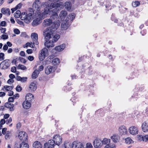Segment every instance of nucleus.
<instances>
[{"instance_id":"obj_1","label":"nucleus","mask_w":148,"mask_h":148,"mask_svg":"<svg viewBox=\"0 0 148 148\" xmlns=\"http://www.w3.org/2000/svg\"><path fill=\"white\" fill-rule=\"evenodd\" d=\"M59 26L58 23H56L52 26V27H48L43 32V34L46 39V41L44 43L45 45L47 48L52 47L54 46L53 41L49 40L51 37V35H53V32L58 29Z\"/></svg>"},{"instance_id":"obj_2","label":"nucleus","mask_w":148,"mask_h":148,"mask_svg":"<svg viewBox=\"0 0 148 148\" xmlns=\"http://www.w3.org/2000/svg\"><path fill=\"white\" fill-rule=\"evenodd\" d=\"M46 7L44 9V11L43 12L42 14V18H44L47 14L49 15L51 14L50 18L52 19L55 20L58 17V15L57 13V10L53 9L51 10L49 8Z\"/></svg>"},{"instance_id":"obj_3","label":"nucleus","mask_w":148,"mask_h":148,"mask_svg":"<svg viewBox=\"0 0 148 148\" xmlns=\"http://www.w3.org/2000/svg\"><path fill=\"white\" fill-rule=\"evenodd\" d=\"M41 4L40 3H33L32 7L34 10L35 11V16H38L39 17L42 18V14L44 10L40 11L41 8Z\"/></svg>"},{"instance_id":"obj_4","label":"nucleus","mask_w":148,"mask_h":148,"mask_svg":"<svg viewBox=\"0 0 148 148\" xmlns=\"http://www.w3.org/2000/svg\"><path fill=\"white\" fill-rule=\"evenodd\" d=\"M28 13L24 17L25 22L27 23H29L32 21V16L35 14L34 10L32 8H29Z\"/></svg>"},{"instance_id":"obj_5","label":"nucleus","mask_w":148,"mask_h":148,"mask_svg":"<svg viewBox=\"0 0 148 148\" xmlns=\"http://www.w3.org/2000/svg\"><path fill=\"white\" fill-rule=\"evenodd\" d=\"M103 145H106L104 148H116L115 144L111 143L110 140L109 139L104 138L102 140Z\"/></svg>"},{"instance_id":"obj_6","label":"nucleus","mask_w":148,"mask_h":148,"mask_svg":"<svg viewBox=\"0 0 148 148\" xmlns=\"http://www.w3.org/2000/svg\"><path fill=\"white\" fill-rule=\"evenodd\" d=\"M11 65L10 60L9 59H6L2 61L0 64L2 69H7Z\"/></svg>"},{"instance_id":"obj_7","label":"nucleus","mask_w":148,"mask_h":148,"mask_svg":"<svg viewBox=\"0 0 148 148\" xmlns=\"http://www.w3.org/2000/svg\"><path fill=\"white\" fill-rule=\"evenodd\" d=\"M56 23H58L59 26L60 25V23L56 21L53 23L51 19H46L43 21L42 25L44 27H45L49 26L51 24L52 25L51 27H52V26H53L54 23L56 24Z\"/></svg>"},{"instance_id":"obj_8","label":"nucleus","mask_w":148,"mask_h":148,"mask_svg":"<svg viewBox=\"0 0 148 148\" xmlns=\"http://www.w3.org/2000/svg\"><path fill=\"white\" fill-rule=\"evenodd\" d=\"M18 137L20 140L23 142L26 141L27 140V134L24 131L19 132Z\"/></svg>"},{"instance_id":"obj_9","label":"nucleus","mask_w":148,"mask_h":148,"mask_svg":"<svg viewBox=\"0 0 148 148\" xmlns=\"http://www.w3.org/2000/svg\"><path fill=\"white\" fill-rule=\"evenodd\" d=\"M128 131L131 134L136 135L138 134V129L136 126H132L129 128Z\"/></svg>"},{"instance_id":"obj_10","label":"nucleus","mask_w":148,"mask_h":148,"mask_svg":"<svg viewBox=\"0 0 148 148\" xmlns=\"http://www.w3.org/2000/svg\"><path fill=\"white\" fill-rule=\"evenodd\" d=\"M93 145L95 148H100L103 145V143L100 139H96L94 141Z\"/></svg>"},{"instance_id":"obj_11","label":"nucleus","mask_w":148,"mask_h":148,"mask_svg":"<svg viewBox=\"0 0 148 148\" xmlns=\"http://www.w3.org/2000/svg\"><path fill=\"white\" fill-rule=\"evenodd\" d=\"M48 49L46 48H44L42 50L41 52L39 55V58L41 61L43 60L45 57L46 54L48 53Z\"/></svg>"},{"instance_id":"obj_12","label":"nucleus","mask_w":148,"mask_h":148,"mask_svg":"<svg viewBox=\"0 0 148 148\" xmlns=\"http://www.w3.org/2000/svg\"><path fill=\"white\" fill-rule=\"evenodd\" d=\"M53 139L55 144L58 145H59L62 143V138L59 135H55L53 137Z\"/></svg>"},{"instance_id":"obj_13","label":"nucleus","mask_w":148,"mask_h":148,"mask_svg":"<svg viewBox=\"0 0 148 148\" xmlns=\"http://www.w3.org/2000/svg\"><path fill=\"white\" fill-rule=\"evenodd\" d=\"M120 135H125L127 134V129L126 128V127L124 125L121 126L119 129Z\"/></svg>"},{"instance_id":"obj_14","label":"nucleus","mask_w":148,"mask_h":148,"mask_svg":"<svg viewBox=\"0 0 148 148\" xmlns=\"http://www.w3.org/2000/svg\"><path fill=\"white\" fill-rule=\"evenodd\" d=\"M142 130L144 132L148 131V120L144 122L142 125Z\"/></svg>"},{"instance_id":"obj_15","label":"nucleus","mask_w":148,"mask_h":148,"mask_svg":"<svg viewBox=\"0 0 148 148\" xmlns=\"http://www.w3.org/2000/svg\"><path fill=\"white\" fill-rule=\"evenodd\" d=\"M31 102L25 100V101H24L23 103L22 106L23 107L26 109H29L31 106Z\"/></svg>"},{"instance_id":"obj_16","label":"nucleus","mask_w":148,"mask_h":148,"mask_svg":"<svg viewBox=\"0 0 148 148\" xmlns=\"http://www.w3.org/2000/svg\"><path fill=\"white\" fill-rule=\"evenodd\" d=\"M4 106L7 108L10 109V111H13L14 110V104L9 102H6L5 103Z\"/></svg>"},{"instance_id":"obj_17","label":"nucleus","mask_w":148,"mask_h":148,"mask_svg":"<svg viewBox=\"0 0 148 148\" xmlns=\"http://www.w3.org/2000/svg\"><path fill=\"white\" fill-rule=\"evenodd\" d=\"M67 15V12L66 11L64 10L61 11L59 14L60 19L61 20H64Z\"/></svg>"},{"instance_id":"obj_18","label":"nucleus","mask_w":148,"mask_h":148,"mask_svg":"<svg viewBox=\"0 0 148 148\" xmlns=\"http://www.w3.org/2000/svg\"><path fill=\"white\" fill-rule=\"evenodd\" d=\"M62 5V3L61 2L57 3L54 2V3H52L51 5V6L55 9H56L57 8H60Z\"/></svg>"},{"instance_id":"obj_19","label":"nucleus","mask_w":148,"mask_h":148,"mask_svg":"<svg viewBox=\"0 0 148 148\" xmlns=\"http://www.w3.org/2000/svg\"><path fill=\"white\" fill-rule=\"evenodd\" d=\"M41 19L40 18H38L34 20L32 23V25L35 26L39 25L41 23Z\"/></svg>"},{"instance_id":"obj_20","label":"nucleus","mask_w":148,"mask_h":148,"mask_svg":"<svg viewBox=\"0 0 148 148\" xmlns=\"http://www.w3.org/2000/svg\"><path fill=\"white\" fill-rule=\"evenodd\" d=\"M53 67L51 66L48 65L45 68V73L48 75L51 73L53 70Z\"/></svg>"},{"instance_id":"obj_21","label":"nucleus","mask_w":148,"mask_h":148,"mask_svg":"<svg viewBox=\"0 0 148 148\" xmlns=\"http://www.w3.org/2000/svg\"><path fill=\"white\" fill-rule=\"evenodd\" d=\"M37 87L35 84L34 82L31 83L29 87L28 90L30 92L35 91Z\"/></svg>"},{"instance_id":"obj_22","label":"nucleus","mask_w":148,"mask_h":148,"mask_svg":"<svg viewBox=\"0 0 148 148\" xmlns=\"http://www.w3.org/2000/svg\"><path fill=\"white\" fill-rule=\"evenodd\" d=\"M111 138L114 143H117L119 141L120 137L118 135H114L111 137Z\"/></svg>"},{"instance_id":"obj_23","label":"nucleus","mask_w":148,"mask_h":148,"mask_svg":"<svg viewBox=\"0 0 148 148\" xmlns=\"http://www.w3.org/2000/svg\"><path fill=\"white\" fill-rule=\"evenodd\" d=\"M34 96L31 93L27 94L25 97V100H27V101H29V102H31L32 99H34Z\"/></svg>"},{"instance_id":"obj_24","label":"nucleus","mask_w":148,"mask_h":148,"mask_svg":"<svg viewBox=\"0 0 148 148\" xmlns=\"http://www.w3.org/2000/svg\"><path fill=\"white\" fill-rule=\"evenodd\" d=\"M56 30H54V31L53 32V35H51V37L53 36L52 41L54 42H57L60 37V36L59 34H55V32Z\"/></svg>"},{"instance_id":"obj_25","label":"nucleus","mask_w":148,"mask_h":148,"mask_svg":"<svg viewBox=\"0 0 148 148\" xmlns=\"http://www.w3.org/2000/svg\"><path fill=\"white\" fill-rule=\"evenodd\" d=\"M65 44H62L60 46L56 47L55 48V49L58 51H62L65 47Z\"/></svg>"},{"instance_id":"obj_26","label":"nucleus","mask_w":148,"mask_h":148,"mask_svg":"<svg viewBox=\"0 0 148 148\" xmlns=\"http://www.w3.org/2000/svg\"><path fill=\"white\" fill-rule=\"evenodd\" d=\"M40 72L38 70L36 69L33 72L32 75V77L33 79H35L38 76V75L39 74Z\"/></svg>"},{"instance_id":"obj_27","label":"nucleus","mask_w":148,"mask_h":148,"mask_svg":"<svg viewBox=\"0 0 148 148\" xmlns=\"http://www.w3.org/2000/svg\"><path fill=\"white\" fill-rule=\"evenodd\" d=\"M64 7L68 10H69L71 8V5L70 2H66L64 4Z\"/></svg>"},{"instance_id":"obj_28","label":"nucleus","mask_w":148,"mask_h":148,"mask_svg":"<svg viewBox=\"0 0 148 148\" xmlns=\"http://www.w3.org/2000/svg\"><path fill=\"white\" fill-rule=\"evenodd\" d=\"M42 145L38 141H36L33 144V147L36 148H41Z\"/></svg>"},{"instance_id":"obj_29","label":"nucleus","mask_w":148,"mask_h":148,"mask_svg":"<svg viewBox=\"0 0 148 148\" xmlns=\"http://www.w3.org/2000/svg\"><path fill=\"white\" fill-rule=\"evenodd\" d=\"M1 12L3 14H8V15H9L10 14V11L9 8L5 9L3 8L1 9Z\"/></svg>"},{"instance_id":"obj_30","label":"nucleus","mask_w":148,"mask_h":148,"mask_svg":"<svg viewBox=\"0 0 148 148\" xmlns=\"http://www.w3.org/2000/svg\"><path fill=\"white\" fill-rule=\"evenodd\" d=\"M31 37L33 41H38V35L36 33H34L31 34Z\"/></svg>"},{"instance_id":"obj_31","label":"nucleus","mask_w":148,"mask_h":148,"mask_svg":"<svg viewBox=\"0 0 148 148\" xmlns=\"http://www.w3.org/2000/svg\"><path fill=\"white\" fill-rule=\"evenodd\" d=\"M60 62V60L58 58H56L53 59H52V64L54 65H58Z\"/></svg>"},{"instance_id":"obj_32","label":"nucleus","mask_w":148,"mask_h":148,"mask_svg":"<svg viewBox=\"0 0 148 148\" xmlns=\"http://www.w3.org/2000/svg\"><path fill=\"white\" fill-rule=\"evenodd\" d=\"M68 27V23H67V22L65 23L63 22L61 24V28L64 30L67 29Z\"/></svg>"},{"instance_id":"obj_33","label":"nucleus","mask_w":148,"mask_h":148,"mask_svg":"<svg viewBox=\"0 0 148 148\" xmlns=\"http://www.w3.org/2000/svg\"><path fill=\"white\" fill-rule=\"evenodd\" d=\"M28 144L24 142H22L20 145V148H28Z\"/></svg>"},{"instance_id":"obj_34","label":"nucleus","mask_w":148,"mask_h":148,"mask_svg":"<svg viewBox=\"0 0 148 148\" xmlns=\"http://www.w3.org/2000/svg\"><path fill=\"white\" fill-rule=\"evenodd\" d=\"M145 137V135L143 136L141 135H140L137 136V138L138 140L143 141L147 142Z\"/></svg>"},{"instance_id":"obj_35","label":"nucleus","mask_w":148,"mask_h":148,"mask_svg":"<svg viewBox=\"0 0 148 148\" xmlns=\"http://www.w3.org/2000/svg\"><path fill=\"white\" fill-rule=\"evenodd\" d=\"M75 18V14L74 13H73L69 14L68 16V18L71 21L73 20Z\"/></svg>"},{"instance_id":"obj_36","label":"nucleus","mask_w":148,"mask_h":148,"mask_svg":"<svg viewBox=\"0 0 148 148\" xmlns=\"http://www.w3.org/2000/svg\"><path fill=\"white\" fill-rule=\"evenodd\" d=\"M50 143H47L45 144L44 145V147L45 148H53V145H51Z\"/></svg>"},{"instance_id":"obj_37","label":"nucleus","mask_w":148,"mask_h":148,"mask_svg":"<svg viewBox=\"0 0 148 148\" xmlns=\"http://www.w3.org/2000/svg\"><path fill=\"white\" fill-rule=\"evenodd\" d=\"M18 69H21L23 70H25L27 69L26 67L23 65L19 64L17 66Z\"/></svg>"},{"instance_id":"obj_38","label":"nucleus","mask_w":148,"mask_h":148,"mask_svg":"<svg viewBox=\"0 0 148 148\" xmlns=\"http://www.w3.org/2000/svg\"><path fill=\"white\" fill-rule=\"evenodd\" d=\"M13 86H4V88L7 91L11 90H12L13 88Z\"/></svg>"},{"instance_id":"obj_39","label":"nucleus","mask_w":148,"mask_h":148,"mask_svg":"<svg viewBox=\"0 0 148 148\" xmlns=\"http://www.w3.org/2000/svg\"><path fill=\"white\" fill-rule=\"evenodd\" d=\"M126 143L128 144H130L133 143L132 140L130 137H128L125 139Z\"/></svg>"},{"instance_id":"obj_40","label":"nucleus","mask_w":148,"mask_h":148,"mask_svg":"<svg viewBox=\"0 0 148 148\" xmlns=\"http://www.w3.org/2000/svg\"><path fill=\"white\" fill-rule=\"evenodd\" d=\"M64 145L65 148H71V144L69 142L65 143Z\"/></svg>"},{"instance_id":"obj_41","label":"nucleus","mask_w":148,"mask_h":148,"mask_svg":"<svg viewBox=\"0 0 148 148\" xmlns=\"http://www.w3.org/2000/svg\"><path fill=\"white\" fill-rule=\"evenodd\" d=\"M83 147V144L80 142H78L77 141V144L76 148H82Z\"/></svg>"},{"instance_id":"obj_42","label":"nucleus","mask_w":148,"mask_h":148,"mask_svg":"<svg viewBox=\"0 0 148 148\" xmlns=\"http://www.w3.org/2000/svg\"><path fill=\"white\" fill-rule=\"evenodd\" d=\"M140 4V2L138 1H135L132 3V5L134 7H136Z\"/></svg>"},{"instance_id":"obj_43","label":"nucleus","mask_w":148,"mask_h":148,"mask_svg":"<svg viewBox=\"0 0 148 148\" xmlns=\"http://www.w3.org/2000/svg\"><path fill=\"white\" fill-rule=\"evenodd\" d=\"M21 12L20 10H17L16 12L14 14V16L16 18H18L19 17L20 14Z\"/></svg>"},{"instance_id":"obj_44","label":"nucleus","mask_w":148,"mask_h":148,"mask_svg":"<svg viewBox=\"0 0 148 148\" xmlns=\"http://www.w3.org/2000/svg\"><path fill=\"white\" fill-rule=\"evenodd\" d=\"M10 133L9 131H8L5 134V139H8L9 138Z\"/></svg>"},{"instance_id":"obj_45","label":"nucleus","mask_w":148,"mask_h":148,"mask_svg":"<svg viewBox=\"0 0 148 148\" xmlns=\"http://www.w3.org/2000/svg\"><path fill=\"white\" fill-rule=\"evenodd\" d=\"M49 58H48L45 61V64H49L51 62H52V59L51 58V56H49Z\"/></svg>"},{"instance_id":"obj_46","label":"nucleus","mask_w":148,"mask_h":148,"mask_svg":"<svg viewBox=\"0 0 148 148\" xmlns=\"http://www.w3.org/2000/svg\"><path fill=\"white\" fill-rule=\"evenodd\" d=\"M1 38L3 40H5L8 39V37L7 34H3L1 35Z\"/></svg>"},{"instance_id":"obj_47","label":"nucleus","mask_w":148,"mask_h":148,"mask_svg":"<svg viewBox=\"0 0 148 148\" xmlns=\"http://www.w3.org/2000/svg\"><path fill=\"white\" fill-rule=\"evenodd\" d=\"M5 55L3 53H0V61L3 60L5 59Z\"/></svg>"},{"instance_id":"obj_48","label":"nucleus","mask_w":148,"mask_h":148,"mask_svg":"<svg viewBox=\"0 0 148 148\" xmlns=\"http://www.w3.org/2000/svg\"><path fill=\"white\" fill-rule=\"evenodd\" d=\"M38 41H33V42L32 43V45L31 46H30V47L32 48H33L35 47V44L36 45H38Z\"/></svg>"},{"instance_id":"obj_49","label":"nucleus","mask_w":148,"mask_h":148,"mask_svg":"<svg viewBox=\"0 0 148 148\" xmlns=\"http://www.w3.org/2000/svg\"><path fill=\"white\" fill-rule=\"evenodd\" d=\"M6 30V28H3V27H0V30L1 31V32L2 33L7 34L6 33H5Z\"/></svg>"},{"instance_id":"obj_50","label":"nucleus","mask_w":148,"mask_h":148,"mask_svg":"<svg viewBox=\"0 0 148 148\" xmlns=\"http://www.w3.org/2000/svg\"><path fill=\"white\" fill-rule=\"evenodd\" d=\"M77 144V141L74 142L71 145V148H75Z\"/></svg>"},{"instance_id":"obj_51","label":"nucleus","mask_w":148,"mask_h":148,"mask_svg":"<svg viewBox=\"0 0 148 148\" xmlns=\"http://www.w3.org/2000/svg\"><path fill=\"white\" fill-rule=\"evenodd\" d=\"M22 89V87L21 86L18 85L17 86L16 88V90L18 92H20L21 91Z\"/></svg>"},{"instance_id":"obj_52","label":"nucleus","mask_w":148,"mask_h":148,"mask_svg":"<svg viewBox=\"0 0 148 148\" xmlns=\"http://www.w3.org/2000/svg\"><path fill=\"white\" fill-rule=\"evenodd\" d=\"M18 59L22 62H23V63H25L26 62V61L25 60L22 58L19 57V58Z\"/></svg>"},{"instance_id":"obj_53","label":"nucleus","mask_w":148,"mask_h":148,"mask_svg":"<svg viewBox=\"0 0 148 148\" xmlns=\"http://www.w3.org/2000/svg\"><path fill=\"white\" fill-rule=\"evenodd\" d=\"M48 143H49L51 145H53L52 146H53V147H54V144H55V143L54 142V140L53 139V140H50L48 141Z\"/></svg>"},{"instance_id":"obj_54","label":"nucleus","mask_w":148,"mask_h":148,"mask_svg":"<svg viewBox=\"0 0 148 148\" xmlns=\"http://www.w3.org/2000/svg\"><path fill=\"white\" fill-rule=\"evenodd\" d=\"M14 32L15 33L17 34H20V31L18 29H15L14 30Z\"/></svg>"},{"instance_id":"obj_55","label":"nucleus","mask_w":148,"mask_h":148,"mask_svg":"<svg viewBox=\"0 0 148 148\" xmlns=\"http://www.w3.org/2000/svg\"><path fill=\"white\" fill-rule=\"evenodd\" d=\"M16 71V67L15 66H13L11 68V71L12 72L15 73Z\"/></svg>"},{"instance_id":"obj_56","label":"nucleus","mask_w":148,"mask_h":148,"mask_svg":"<svg viewBox=\"0 0 148 148\" xmlns=\"http://www.w3.org/2000/svg\"><path fill=\"white\" fill-rule=\"evenodd\" d=\"M14 101V98L13 97H9L8 99L9 103L10 102H13Z\"/></svg>"},{"instance_id":"obj_57","label":"nucleus","mask_w":148,"mask_h":148,"mask_svg":"<svg viewBox=\"0 0 148 148\" xmlns=\"http://www.w3.org/2000/svg\"><path fill=\"white\" fill-rule=\"evenodd\" d=\"M6 22L5 21H2L0 23V25L2 27H5L6 26Z\"/></svg>"},{"instance_id":"obj_58","label":"nucleus","mask_w":148,"mask_h":148,"mask_svg":"<svg viewBox=\"0 0 148 148\" xmlns=\"http://www.w3.org/2000/svg\"><path fill=\"white\" fill-rule=\"evenodd\" d=\"M27 79L26 77H21V81L22 82H26Z\"/></svg>"},{"instance_id":"obj_59","label":"nucleus","mask_w":148,"mask_h":148,"mask_svg":"<svg viewBox=\"0 0 148 148\" xmlns=\"http://www.w3.org/2000/svg\"><path fill=\"white\" fill-rule=\"evenodd\" d=\"M87 148H92V146L90 143H87L86 144Z\"/></svg>"},{"instance_id":"obj_60","label":"nucleus","mask_w":148,"mask_h":148,"mask_svg":"<svg viewBox=\"0 0 148 148\" xmlns=\"http://www.w3.org/2000/svg\"><path fill=\"white\" fill-rule=\"evenodd\" d=\"M22 5V4L20 3H19L15 7L16 8H17V9H19L20 8L21 6Z\"/></svg>"},{"instance_id":"obj_61","label":"nucleus","mask_w":148,"mask_h":148,"mask_svg":"<svg viewBox=\"0 0 148 148\" xmlns=\"http://www.w3.org/2000/svg\"><path fill=\"white\" fill-rule=\"evenodd\" d=\"M26 52L28 54H31L33 52V51L32 49H28L26 50Z\"/></svg>"},{"instance_id":"obj_62","label":"nucleus","mask_w":148,"mask_h":148,"mask_svg":"<svg viewBox=\"0 0 148 148\" xmlns=\"http://www.w3.org/2000/svg\"><path fill=\"white\" fill-rule=\"evenodd\" d=\"M7 130L6 128H4L2 130V133L3 134H5L6 133V131Z\"/></svg>"},{"instance_id":"obj_63","label":"nucleus","mask_w":148,"mask_h":148,"mask_svg":"<svg viewBox=\"0 0 148 148\" xmlns=\"http://www.w3.org/2000/svg\"><path fill=\"white\" fill-rule=\"evenodd\" d=\"M8 49V46L6 44H5L3 47V49L4 50L6 51Z\"/></svg>"},{"instance_id":"obj_64","label":"nucleus","mask_w":148,"mask_h":148,"mask_svg":"<svg viewBox=\"0 0 148 148\" xmlns=\"http://www.w3.org/2000/svg\"><path fill=\"white\" fill-rule=\"evenodd\" d=\"M12 118L11 117L9 118V119L7 120L6 121V123L7 124L11 122L12 121Z\"/></svg>"}]
</instances>
